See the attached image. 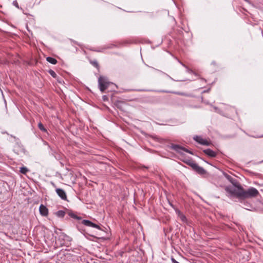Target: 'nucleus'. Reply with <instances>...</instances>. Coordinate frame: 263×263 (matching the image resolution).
I'll use <instances>...</instances> for the list:
<instances>
[{"label":"nucleus","instance_id":"obj_12","mask_svg":"<svg viewBox=\"0 0 263 263\" xmlns=\"http://www.w3.org/2000/svg\"><path fill=\"white\" fill-rule=\"evenodd\" d=\"M178 216L180 218V220L184 222H186L187 219H186L185 216L184 214H183L182 213H181L180 211L178 212Z\"/></svg>","mask_w":263,"mask_h":263},{"label":"nucleus","instance_id":"obj_15","mask_svg":"<svg viewBox=\"0 0 263 263\" xmlns=\"http://www.w3.org/2000/svg\"><path fill=\"white\" fill-rule=\"evenodd\" d=\"M186 163L190 165L193 170L195 167V165L197 164V163L191 160H189L188 161H186Z\"/></svg>","mask_w":263,"mask_h":263},{"label":"nucleus","instance_id":"obj_1","mask_svg":"<svg viewBox=\"0 0 263 263\" xmlns=\"http://www.w3.org/2000/svg\"><path fill=\"white\" fill-rule=\"evenodd\" d=\"M233 185L236 187L232 186H227L225 188L226 192L231 196H236L239 198H242L243 187L237 182L233 183Z\"/></svg>","mask_w":263,"mask_h":263},{"label":"nucleus","instance_id":"obj_22","mask_svg":"<svg viewBox=\"0 0 263 263\" xmlns=\"http://www.w3.org/2000/svg\"><path fill=\"white\" fill-rule=\"evenodd\" d=\"M172 263H179L177 261H176L174 258H172L171 259Z\"/></svg>","mask_w":263,"mask_h":263},{"label":"nucleus","instance_id":"obj_10","mask_svg":"<svg viewBox=\"0 0 263 263\" xmlns=\"http://www.w3.org/2000/svg\"><path fill=\"white\" fill-rule=\"evenodd\" d=\"M115 104L117 108L122 110L125 111L124 106L125 103L124 101L121 100H117L115 102Z\"/></svg>","mask_w":263,"mask_h":263},{"label":"nucleus","instance_id":"obj_6","mask_svg":"<svg viewBox=\"0 0 263 263\" xmlns=\"http://www.w3.org/2000/svg\"><path fill=\"white\" fill-rule=\"evenodd\" d=\"M82 223L83 224H84L85 226H86L88 227H91L95 228L99 230H101V229L99 226L92 222L91 221H90L88 220H83L82 221Z\"/></svg>","mask_w":263,"mask_h":263},{"label":"nucleus","instance_id":"obj_2","mask_svg":"<svg viewBox=\"0 0 263 263\" xmlns=\"http://www.w3.org/2000/svg\"><path fill=\"white\" fill-rule=\"evenodd\" d=\"M258 195V191L254 187L249 188L247 191H245L243 189L242 198L256 197Z\"/></svg>","mask_w":263,"mask_h":263},{"label":"nucleus","instance_id":"obj_11","mask_svg":"<svg viewBox=\"0 0 263 263\" xmlns=\"http://www.w3.org/2000/svg\"><path fill=\"white\" fill-rule=\"evenodd\" d=\"M194 170L197 173L200 175H204L206 173V171L202 167L199 166L198 164L195 165Z\"/></svg>","mask_w":263,"mask_h":263},{"label":"nucleus","instance_id":"obj_19","mask_svg":"<svg viewBox=\"0 0 263 263\" xmlns=\"http://www.w3.org/2000/svg\"><path fill=\"white\" fill-rule=\"evenodd\" d=\"M115 46L114 45H107V46H105L104 47H103L102 48V50H97L98 52H102V50L103 49H109V48H112V47Z\"/></svg>","mask_w":263,"mask_h":263},{"label":"nucleus","instance_id":"obj_8","mask_svg":"<svg viewBox=\"0 0 263 263\" xmlns=\"http://www.w3.org/2000/svg\"><path fill=\"white\" fill-rule=\"evenodd\" d=\"M56 192L59 197L63 200H66L67 199V196L65 192L61 189H57Z\"/></svg>","mask_w":263,"mask_h":263},{"label":"nucleus","instance_id":"obj_13","mask_svg":"<svg viewBox=\"0 0 263 263\" xmlns=\"http://www.w3.org/2000/svg\"><path fill=\"white\" fill-rule=\"evenodd\" d=\"M46 60L49 63L52 64H56L58 62L57 60L55 59L52 58V57H50L46 58Z\"/></svg>","mask_w":263,"mask_h":263},{"label":"nucleus","instance_id":"obj_23","mask_svg":"<svg viewBox=\"0 0 263 263\" xmlns=\"http://www.w3.org/2000/svg\"><path fill=\"white\" fill-rule=\"evenodd\" d=\"M15 6H16V7H17V8L18 7V5H17V4H15Z\"/></svg>","mask_w":263,"mask_h":263},{"label":"nucleus","instance_id":"obj_14","mask_svg":"<svg viewBox=\"0 0 263 263\" xmlns=\"http://www.w3.org/2000/svg\"><path fill=\"white\" fill-rule=\"evenodd\" d=\"M89 62L90 64L94 67H95L96 68H97L98 69H99V64L96 60H90Z\"/></svg>","mask_w":263,"mask_h":263},{"label":"nucleus","instance_id":"obj_21","mask_svg":"<svg viewBox=\"0 0 263 263\" xmlns=\"http://www.w3.org/2000/svg\"><path fill=\"white\" fill-rule=\"evenodd\" d=\"M69 215L70 216V217H71L74 219H79V218L73 213H69Z\"/></svg>","mask_w":263,"mask_h":263},{"label":"nucleus","instance_id":"obj_3","mask_svg":"<svg viewBox=\"0 0 263 263\" xmlns=\"http://www.w3.org/2000/svg\"><path fill=\"white\" fill-rule=\"evenodd\" d=\"M110 82L108 79L103 76H100L98 79V85L100 91L103 92L109 86Z\"/></svg>","mask_w":263,"mask_h":263},{"label":"nucleus","instance_id":"obj_5","mask_svg":"<svg viewBox=\"0 0 263 263\" xmlns=\"http://www.w3.org/2000/svg\"><path fill=\"white\" fill-rule=\"evenodd\" d=\"M194 139L201 145L208 146L211 144L210 141L202 138L201 136H196L194 137Z\"/></svg>","mask_w":263,"mask_h":263},{"label":"nucleus","instance_id":"obj_20","mask_svg":"<svg viewBox=\"0 0 263 263\" xmlns=\"http://www.w3.org/2000/svg\"><path fill=\"white\" fill-rule=\"evenodd\" d=\"M48 72L53 78H55L57 77L56 73L53 70L50 69Z\"/></svg>","mask_w":263,"mask_h":263},{"label":"nucleus","instance_id":"obj_4","mask_svg":"<svg viewBox=\"0 0 263 263\" xmlns=\"http://www.w3.org/2000/svg\"><path fill=\"white\" fill-rule=\"evenodd\" d=\"M171 147L176 152L180 154L181 155L183 154V152H186L193 154V153L190 151L179 145L173 144L171 146Z\"/></svg>","mask_w":263,"mask_h":263},{"label":"nucleus","instance_id":"obj_9","mask_svg":"<svg viewBox=\"0 0 263 263\" xmlns=\"http://www.w3.org/2000/svg\"><path fill=\"white\" fill-rule=\"evenodd\" d=\"M203 153L210 157H215L217 155V153L213 150L207 148L203 151Z\"/></svg>","mask_w":263,"mask_h":263},{"label":"nucleus","instance_id":"obj_16","mask_svg":"<svg viewBox=\"0 0 263 263\" xmlns=\"http://www.w3.org/2000/svg\"><path fill=\"white\" fill-rule=\"evenodd\" d=\"M56 215L59 217H63L65 216V212L64 211L60 210L56 213Z\"/></svg>","mask_w":263,"mask_h":263},{"label":"nucleus","instance_id":"obj_7","mask_svg":"<svg viewBox=\"0 0 263 263\" xmlns=\"http://www.w3.org/2000/svg\"><path fill=\"white\" fill-rule=\"evenodd\" d=\"M40 213L43 216H47L48 215V209L43 204H41L39 208Z\"/></svg>","mask_w":263,"mask_h":263},{"label":"nucleus","instance_id":"obj_17","mask_svg":"<svg viewBox=\"0 0 263 263\" xmlns=\"http://www.w3.org/2000/svg\"><path fill=\"white\" fill-rule=\"evenodd\" d=\"M20 172L23 174H26L28 171V169L26 167H21L20 168Z\"/></svg>","mask_w":263,"mask_h":263},{"label":"nucleus","instance_id":"obj_18","mask_svg":"<svg viewBox=\"0 0 263 263\" xmlns=\"http://www.w3.org/2000/svg\"><path fill=\"white\" fill-rule=\"evenodd\" d=\"M38 127L41 130H42L44 132H47L46 129L44 127L43 124L41 122L39 123Z\"/></svg>","mask_w":263,"mask_h":263}]
</instances>
